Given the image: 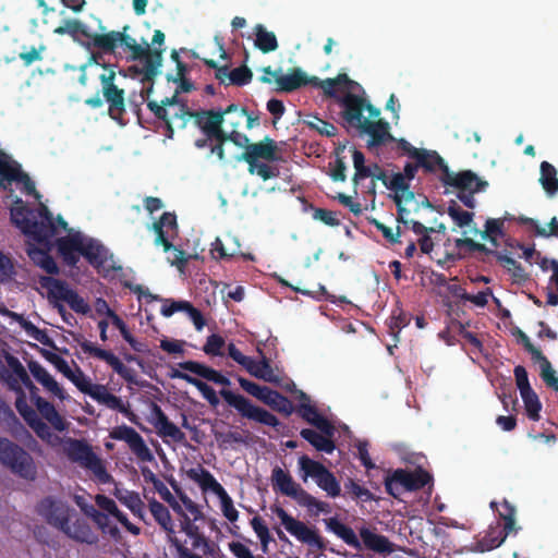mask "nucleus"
<instances>
[{
	"label": "nucleus",
	"mask_w": 558,
	"mask_h": 558,
	"mask_svg": "<svg viewBox=\"0 0 558 558\" xmlns=\"http://www.w3.org/2000/svg\"><path fill=\"white\" fill-rule=\"evenodd\" d=\"M129 26L125 25L121 32L110 31L101 33L94 38V48L104 53H113L118 46H124L131 51V60H144L143 74L144 81H153L159 73L162 64V49H150L145 43L144 46L128 34Z\"/></svg>",
	"instance_id": "nucleus-1"
},
{
	"label": "nucleus",
	"mask_w": 558,
	"mask_h": 558,
	"mask_svg": "<svg viewBox=\"0 0 558 558\" xmlns=\"http://www.w3.org/2000/svg\"><path fill=\"white\" fill-rule=\"evenodd\" d=\"M236 113L239 118L243 117L245 111L235 104L229 105L225 110H191L186 104L180 105L179 109L174 112V117L181 120L179 128L183 129L190 119L201 129L205 136L210 138L217 132L218 126H222L225 116Z\"/></svg>",
	"instance_id": "nucleus-2"
},
{
	"label": "nucleus",
	"mask_w": 558,
	"mask_h": 558,
	"mask_svg": "<svg viewBox=\"0 0 558 558\" xmlns=\"http://www.w3.org/2000/svg\"><path fill=\"white\" fill-rule=\"evenodd\" d=\"M0 463L23 480L35 481L37 477L32 454L5 437H0Z\"/></svg>",
	"instance_id": "nucleus-3"
},
{
	"label": "nucleus",
	"mask_w": 558,
	"mask_h": 558,
	"mask_svg": "<svg viewBox=\"0 0 558 558\" xmlns=\"http://www.w3.org/2000/svg\"><path fill=\"white\" fill-rule=\"evenodd\" d=\"M271 484L276 492L289 496L298 501L302 507L308 510L316 509V512H329L330 508L327 502L316 499L313 495L296 484L292 476L280 466H275L271 471Z\"/></svg>",
	"instance_id": "nucleus-4"
},
{
	"label": "nucleus",
	"mask_w": 558,
	"mask_h": 558,
	"mask_svg": "<svg viewBox=\"0 0 558 558\" xmlns=\"http://www.w3.org/2000/svg\"><path fill=\"white\" fill-rule=\"evenodd\" d=\"M397 146L404 155L413 159V162H407L404 165L403 172H401L409 182L415 178L418 169H422L426 173L440 171L442 157L436 150L414 147L404 138L398 140Z\"/></svg>",
	"instance_id": "nucleus-5"
},
{
	"label": "nucleus",
	"mask_w": 558,
	"mask_h": 558,
	"mask_svg": "<svg viewBox=\"0 0 558 558\" xmlns=\"http://www.w3.org/2000/svg\"><path fill=\"white\" fill-rule=\"evenodd\" d=\"M102 56L100 52H93L89 63H95L102 68L99 80L102 86V95L109 104V116L117 121H121L125 112L124 90L119 88L116 83V71L111 65L101 63Z\"/></svg>",
	"instance_id": "nucleus-6"
},
{
	"label": "nucleus",
	"mask_w": 558,
	"mask_h": 558,
	"mask_svg": "<svg viewBox=\"0 0 558 558\" xmlns=\"http://www.w3.org/2000/svg\"><path fill=\"white\" fill-rule=\"evenodd\" d=\"M64 450L70 461L92 471L100 483L107 484L112 481V476L107 472L101 459L93 451L87 441L69 439Z\"/></svg>",
	"instance_id": "nucleus-7"
},
{
	"label": "nucleus",
	"mask_w": 558,
	"mask_h": 558,
	"mask_svg": "<svg viewBox=\"0 0 558 558\" xmlns=\"http://www.w3.org/2000/svg\"><path fill=\"white\" fill-rule=\"evenodd\" d=\"M220 396L238 414L248 421L278 429L279 418L268 410L254 404L248 398L231 390L222 389Z\"/></svg>",
	"instance_id": "nucleus-8"
},
{
	"label": "nucleus",
	"mask_w": 558,
	"mask_h": 558,
	"mask_svg": "<svg viewBox=\"0 0 558 558\" xmlns=\"http://www.w3.org/2000/svg\"><path fill=\"white\" fill-rule=\"evenodd\" d=\"M433 481L432 475L422 468H417L413 472L397 469L384 480L386 492L398 498L403 492H415Z\"/></svg>",
	"instance_id": "nucleus-9"
},
{
	"label": "nucleus",
	"mask_w": 558,
	"mask_h": 558,
	"mask_svg": "<svg viewBox=\"0 0 558 558\" xmlns=\"http://www.w3.org/2000/svg\"><path fill=\"white\" fill-rule=\"evenodd\" d=\"M135 293L137 294V299L140 303H150L154 301H161L163 304L161 306V314L165 317H170L177 312H184L186 316L192 320L195 328L201 330L205 325L206 320L202 314V312L193 306L189 301H175V300H163L157 295L150 293L147 288L143 286H137L135 288Z\"/></svg>",
	"instance_id": "nucleus-10"
},
{
	"label": "nucleus",
	"mask_w": 558,
	"mask_h": 558,
	"mask_svg": "<svg viewBox=\"0 0 558 558\" xmlns=\"http://www.w3.org/2000/svg\"><path fill=\"white\" fill-rule=\"evenodd\" d=\"M39 283L47 290L50 300L65 302L72 311L78 314L86 315L90 312L89 304L66 281L52 276H44Z\"/></svg>",
	"instance_id": "nucleus-11"
},
{
	"label": "nucleus",
	"mask_w": 558,
	"mask_h": 558,
	"mask_svg": "<svg viewBox=\"0 0 558 558\" xmlns=\"http://www.w3.org/2000/svg\"><path fill=\"white\" fill-rule=\"evenodd\" d=\"M13 182L22 184L25 194L39 197L34 181L22 170L21 165L0 150V190L10 189Z\"/></svg>",
	"instance_id": "nucleus-12"
},
{
	"label": "nucleus",
	"mask_w": 558,
	"mask_h": 558,
	"mask_svg": "<svg viewBox=\"0 0 558 558\" xmlns=\"http://www.w3.org/2000/svg\"><path fill=\"white\" fill-rule=\"evenodd\" d=\"M299 465L304 473V480L310 476L315 480L317 486L325 490L328 496L332 498L340 496V483L323 463L312 460L307 456H302L299 459Z\"/></svg>",
	"instance_id": "nucleus-13"
},
{
	"label": "nucleus",
	"mask_w": 558,
	"mask_h": 558,
	"mask_svg": "<svg viewBox=\"0 0 558 558\" xmlns=\"http://www.w3.org/2000/svg\"><path fill=\"white\" fill-rule=\"evenodd\" d=\"M274 512L280 519L284 529L296 539L310 546L316 547L317 549H325L324 538L317 533L316 530L311 529L304 522L296 520L281 507L277 506L274 509Z\"/></svg>",
	"instance_id": "nucleus-14"
},
{
	"label": "nucleus",
	"mask_w": 558,
	"mask_h": 558,
	"mask_svg": "<svg viewBox=\"0 0 558 558\" xmlns=\"http://www.w3.org/2000/svg\"><path fill=\"white\" fill-rule=\"evenodd\" d=\"M440 171V181L444 185L459 191L482 192L488 186V182L478 178L472 170H463L458 173L450 171L444 159Z\"/></svg>",
	"instance_id": "nucleus-15"
},
{
	"label": "nucleus",
	"mask_w": 558,
	"mask_h": 558,
	"mask_svg": "<svg viewBox=\"0 0 558 558\" xmlns=\"http://www.w3.org/2000/svg\"><path fill=\"white\" fill-rule=\"evenodd\" d=\"M258 352L262 355L259 361L244 355L242 351H228V356L242 365L252 376L267 383L279 384L280 377L275 374L270 364V359L263 354L264 351Z\"/></svg>",
	"instance_id": "nucleus-16"
},
{
	"label": "nucleus",
	"mask_w": 558,
	"mask_h": 558,
	"mask_svg": "<svg viewBox=\"0 0 558 558\" xmlns=\"http://www.w3.org/2000/svg\"><path fill=\"white\" fill-rule=\"evenodd\" d=\"M149 510L155 521L167 532L168 542L177 549L178 558L192 556L194 553L185 547L175 536L173 522L168 508L158 500L153 499L149 501Z\"/></svg>",
	"instance_id": "nucleus-17"
},
{
	"label": "nucleus",
	"mask_w": 558,
	"mask_h": 558,
	"mask_svg": "<svg viewBox=\"0 0 558 558\" xmlns=\"http://www.w3.org/2000/svg\"><path fill=\"white\" fill-rule=\"evenodd\" d=\"M109 436L114 440L125 441L138 460L143 462L154 461L153 452L133 427L128 425L117 426L110 432Z\"/></svg>",
	"instance_id": "nucleus-18"
},
{
	"label": "nucleus",
	"mask_w": 558,
	"mask_h": 558,
	"mask_svg": "<svg viewBox=\"0 0 558 558\" xmlns=\"http://www.w3.org/2000/svg\"><path fill=\"white\" fill-rule=\"evenodd\" d=\"M40 220H32L25 235L43 247L50 248L52 239L57 234V227L53 223L52 215L48 208L44 207L40 211Z\"/></svg>",
	"instance_id": "nucleus-19"
},
{
	"label": "nucleus",
	"mask_w": 558,
	"mask_h": 558,
	"mask_svg": "<svg viewBox=\"0 0 558 558\" xmlns=\"http://www.w3.org/2000/svg\"><path fill=\"white\" fill-rule=\"evenodd\" d=\"M337 101L342 109L341 117L345 126L359 130L364 124V121L368 120L363 117L365 99L359 95L347 93L344 96L337 97Z\"/></svg>",
	"instance_id": "nucleus-20"
},
{
	"label": "nucleus",
	"mask_w": 558,
	"mask_h": 558,
	"mask_svg": "<svg viewBox=\"0 0 558 558\" xmlns=\"http://www.w3.org/2000/svg\"><path fill=\"white\" fill-rule=\"evenodd\" d=\"M241 159L244 160L247 166L254 167V162H258L259 159L274 162L281 160V156L279 155V148L276 141L269 136H265L257 143L246 145Z\"/></svg>",
	"instance_id": "nucleus-21"
},
{
	"label": "nucleus",
	"mask_w": 558,
	"mask_h": 558,
	"mask_svg": "<svg viewBox=\"0 0 558 558\" xmlns=\"http://www.w3.org/2000/svg\"><path fill=\"white\" fill-rule=\"evenodd\" d=\"M37 512L45 518L50 525L60 531L66 525L70 518V508L63 502L54 500L52 497L44 498L37 506Z\"/></svg>",
	"instance_id": "nucleus-22"
},
{
	"label": "nucleus",
	"mask_w": 558,
	"mask_h": 558,
	"mask_svg": "<svg viewBox=\"0 0 558 558\" xmlns=\"http://www.w3.org/2000/svg\"><path fill=\"white\" fill-rule=\"evenodd\" d=\"M391 198L397 206V221L403 225H408L409 222L408 216L410 215L411 209L408 208L407 205L411 202L415 203L414 211H418L421 207H433L428 198L424 195H421V201H416L415 193L411 191L410 187L399 192L398 194H392Z\"/></svg>",
	"instance_id": "nucleus-23"
},
{
	"label": "nucleus",
	"mask_w": 558,
	"mask_h": 558,
	"mask_svg": "<svg viewBox=\"0 0 558 558\" xmlns=\"http://www.w3.org/2000/svg\"><path fill=\"white\" fill-rule=\"evenodd\" d=\"M317 83V76H308L301 68H293L288 74L276 76V90L280 93H292L301 87Z\"/></svg>",
	"instance_id": "nucleus-24"
},
{
	"label": "nucleus",
	"mask_w": 558,
	"mask_h": 558,
	"mask_svg": "<svg viewBox=\"0 0 558 558\" xmlns=\"http://www.w3.org/2000/svg\"><path fill=\"white\" fill-rule=\"evenodd\" d=\"M56 34L70 35L74 41L80 43L87 49L94 48V38L98 33H92L80 20H66L62 26L54 29Z\"/></svg>",
	"instance_id": "nucleus-25"
},
{
	"label": "nucleus",
	"mask_w": 558,
	"mask_h": 558,
	"mask_svg": "<svg viewBox=\"0 0 558 558\" xmlns=\"http://www.w3.org/2000/svg\"><path fill=\"white\" fill-rule=\"evenodd\" d=\"M61 531L78 543L94 545L98 542V535L93 531L88 521L82 517H75L73 521L69 518L66 525Z\"/></svg>",
	"instance_id": "nucleus-26"
},
{
	"label": "nucleus",
	"mask_w": 558,
	"mask_h": 558,
	"mask_svg": "<svg viewBox=\"0 0 558 558\" xmlns=\"http://www.w3.org/2000/svg\"><path fill=\"white\" fill-rule=\"evenodd\" d=\"M501 507H502V510L499 511V517L505 521L504 536L501 538H498V537L492 538V539H489L488 544H486L488 542V539L486 537L483 538L480 542L482 551L497 548L498 546H500L502 544L505 538L510 533L517 531V529H515V508L506 499L502 501Z\"/></svg>",
	"instance_id": "nucleus-27"
},
{
	"label": "nucleus",
	"mask_w": 558,
	"mask_h": 558,
	"mask_svg": "<svg viewBox=\"0 0 558 558\" xmlns=\"http://www.w3.org/2000/svg\"><path fill=\"white\" fill-rule=\"evenodd\" d=\"M294 411L300 415L305 422L315 426L319 432L327 435H335L336 428L333 424L319 413L317 408L311 403H299Z\"/></svg>",
	"instance_id": "nucleus-28"
},
{
	"label": "nucleus",
	"mask_w": 558,
	"mask_h": 558,
	"mask_svg": "<svg viewBox=\"0 0 558 558\" xmlns=\"http://www.w3.org/2000/svg\"><path fill=\"white\" fill-rule=\"evenodd\" d=\"M151 414L154 420L153 425L161 437H170L175 442H182L185 439V434L172 422L169 421L162 409L153 403Z\"/></svg>",
	"instance_id": "nucleus-29"
},
{
	"label": "nucleus",
	"mask_w": 558,
	"mask_h": 558,
	"mask_svg": "<svg viewBox=\"0 0 558 558\" xmlns=\"http://www.w3.org/2000/svg\"><path fill=\"white\" fill-rule=\"evenodd\" d=\"M90 398L110 410L124 414L131 422H135V414L123 403L121 398L111 393L107 386L99 384L95 387Z\"/></svg>",
	"instance_id": "nucleus-30"
},
{
	"label": "nucleus",
	"mask_w": 558,
	"mask_h": 558,
	"mask_svg": "<svg viewBox=\"0 0 558 558\" xmlns=\"http://www.w3.org/2000/svg\"><path fill=\"white\" fill-rule=\"evenodd\" d=\"M90 398L110 410L124 414L131 422H135V414L123 403L121 398L111 393L107 386L99 384L95 387Z\"/></svg>",
	"instance_id": "nucleus-31"
},
{
	"label": "nucleus",
	"mask_w": 558,
	"mask_h": 558,
	"mask_svg": "<svg viewBox=\"0 0 558 558\" xmlns=\"http://www.w3.org/2000/svg\"><path fill=\"white\" fill-rule=\"evenodd\" d=\"M389 129V123L383 119L377 121L368 119L367 121H364V124L359 129V131L369 136L367 143L368 147H377L393 140Z\"/></svg>",
	"instance_id": "nucleus-32"
},
{
	"label": "nucleus",
	"mask_w": 558,
	"mask_h": 558,
	"mask_svg": "<svg viewBox=\"0 0 558 558\" xmlns=\"http://www.w3.org/2000/svg\"><path fill=\"white\" fill-rule=\"evenodd\" d=\"M84 238L80 234L66 235L57 240L58 252L62 256L64 263L69 266H75L82 253Z\"/></svg>",
	"instance_id": "nucleus-33"
},
{
	"label": "nucleus",
	"mask_w": 558,
	"mask_h": 558,
	"mask_svg": "<svg viewBox=\"0 0 558 558\" xmlns=\"http://www.w3.org/2000/svg\"><path fill=\"white\" fill-rule=\"evenodd\" d=\"M36 389L29 390L31 391V398L36 405L37 411L40 413V415L48 421V423L58 432H63L66 429L68 424L65 423L64 418L59 414V412L56 410L54 405L44 399L40 396H37L35 393Z\"/></svg>",
	"instance_id": "nucleus-34"
},
{
	"label": "nucleus",
	"mask_w": 558,
	"mask_h": 558,
	"mask_svg": "<svg viewBox=\"0 0 558 558\" xmlns=\"http://www.w3.org/2000/svg\"><path fill=\"white\" fill-rule=\"evenodd\" d=\"M28 368L35 379L43 385V387L57 397L59 400L64 401L69 399L62 387L54 380V378L37 362H29Z\"/></svg>",
	"instance_id": "nucleus-35"
},
{
	"label": "nucleus",
	"mask_w": 558,
	"mask_h": 558,
	"mask_svg": "<svg viewBox=\"0 0 558 558\" xmlns=\"http://www.w3.org/2000/svg\"><path fill=\"white\" fill-rule=\"evenodd\" d=\"M165 228L177 230V216L173 213H163L160 218L153 223V230L156 233L155 244L161 245L165 252H168L173 247V244L168 239Z\"/></svg>",
	"instance_id": "nucleus-36"
},
{
	"label": "nucleus",
	"mask_w": 558,
	"mask_h": 558,
	"mask_svg": "<svg viewBox=\"0 0 558 558\" xmlns=\"http://www.w3.org/2000/svg\"><path fill=\"white\" fill-rule=\"evenodd\" d=\"M194 522L189 515H184V520H181V530L192 538L194 549L202 548L204 555H213L214 549L209 539L199 532V527Z\"/></svg>",
	"instance_id": "nucleus-37"
},
{
	"label": "nucleus",
	"mask_w": 558,
	"mask_h": 558,
	"mask_svg": "<svg viewBox=\"0 0 558 558\" xmlns=\"http://www.w3.org/2000/svg\"><path fill=\"white\" fill-rule=\"evenodd\" d=\"M360 536L364 546L378 554H390L393 551L391 542L385 535L377 534L367 527L360 529Z\"/></svg>",
	"instance_id": "nucleus-38"
},
{
	"label": "nucleus",
	"mask_w": 558,
	"mask_h": 558,
	"mask_svg": "<svg viewBox=\"0 0 558 558\" xmlns=\"http://www.w3.org/2000/svg\"><path fill=\"white\" fill-rule=\"evenodd\" d=\"M81 255L95 268L102 267L107 260L108 251L94 239H85Z\"/></svg>",
	"instance_id": "nucleus-39"
},
{
	"label": "nucleus",
	"mask_w": 558,
	"mask_h": 558,
	"mask_svg": "<svg viewBox=\"0 0 558 558\" xmlns=\"http://www.w3.org/2000/svg\"><path fill=\"white\" fill-rule=\"evenodd\" d=\"M300 436L310 442L317 451L325 453H332L336 449V445L333 441L335 435L323 434L322 432H316L311 428H303L300 432Z\"/></svg>",
	"instance_id": "nucleus-40"
},
{
	"label": "nucleus",
	"mask_w": 558,
	"mask_h": 558,
	"mask_svg": "<svg viewBox=\"0 0 558 558\" xmlns=\"http://www.w3.org/2000/svg\"><path fill=\"white\" fill-rule=\"evenodd\" d=\"M326 527L341 538L349 546L361 549V542L352 527L339 521L337 518L326 520Z\"/></svg>",
	"instance_id": "nucleus-41"
},
{
	"label": "nucleus",
	"mask_w": 558,
	"mask_h": 558,
	"mask_svg": "<svg viewBox=\"0 0 558 558\" xmlns=\"http://www.w3.org/2000/svg\"><path fill=\"white\" fill-rule=\"evenodd\" d=\"M226 241L232 242V247H227L220 238H216L211 243L210 254L213 258L229 260L240 253V242L236 236L227 234Z\"/></svg>",
	"instance_id": "nucleus-42"
},
{
	"label": "nucleus",
	"mask_w": 558,
	"mask_h": 558,
	"mask_svg": "<svg viewBox=\"0 0 558 558\" xmlns=\"http://www.w3.org/2000/svg\"><path fill=\"white\" fill-rule=\"evenodd\" d=\"M12 222L23 232L27 231L32 220L34 219L33 210H31L21 198H16L10 210Z\"/></svg>",
	"instance_id": "nucleus-43"
},
{
	"label": "nucleus",
	"mask_w": 558,
	"mask_h": 558,
	"mask_svg": "<svg viewBox=\"0 0 558 558\" xmlns=\"http://www.w3.org/2000/svg\"><path fill=\"white\" fill-rule=\"evenodd\" d=\"M50 248H38V247H32L28 248L27 253L31 259L39 266L41 269H44L49 275H58L59 274V267L53 259V257L48 253Z\"/></svg>",
	"instance_id": "nucleus-44"
},
{
	"label": "nucleus",
	"mask_w": 558,
	"mask_h": 558,
	"mask_svg": "<svg viewBox=\"0 0 558 558\" xmlns=\"http://www.w3.org/2000/svg\"><path fill=\"white\" fill-rule=\"evenodd\" d=\"M255 40L254 45L263 53H269L278 48V40L275 33L267 31L264 25L257 24L254 27Z\"/></svg>",
	"instance_id": "nucleus-45"
},
{
	"label": "nucleus",
	"mask_w": 558,
	"mask_h": 558,
	"mask_svg": "<svg viewBox=\"0 0 558 558\" xmlns=\"http://www.w3.org/2000/svg\"><path fill=\"white\" fill-rule=\"evenodd\" d=\"M174 377L183 379V380L187 381L189 384L195 386L198 389V391L202 393L203 398L206 399L210 405H213V407L218 405L219 398H218L215 389L211 386H209L207 383H205L196 377H193L186 373H183V372H175Z\"/></svg>",
	"instance_id": "nucleus-46"
},
{
	"label": "nucleus",
	"mask_w": 558,
	"mask_h": 558,
	"mask_svg": "<svg viewBox=\"0 0 558 558\" xmlns=\"http://www.w3.org/2000/svg\"><path fill=\"white\" fill-rule=\"evenodd\" d=\"M189 476L197 482L202 489H210L217 496H221V494L226 492V489L217 482L214 475L205 469H201V472L192 469L189 472Z\"/></svg>",
	"instance_id": "nucleus-47"
},
{
	"label": "nucleus",
	"mask_w": 558,
	"mask_h": 558,
	"mask_svg": "<svg viewBox=\"0 0 558 558\" xmlns=\"http://www.w3.org/2000/svg\"><path fill=\"white\" fill-rule=\"evenodd\" d=\"M539 182L544 191L554 196L558 192V178L556 168L548 161L541 163V178Z\"/></svg>",
	"instance_id": "nucleus-48"
},
{
	"label": "nucleus",
	"mask_w": 558,
	"mask_h": 558,
	"mask_svg": "<svg viewBox=\"0 0 558 558\" xmlns=\"http://www.w3.org/2000/svg\"><path fill=\"white\" fill-rule=\"evenodd\" d=\"M85 353L93 354L100 360L106 361L112 369L123 377L124 379L132 378V371L126 367L123 362L114 355L113 351H84Z\"/></svg>",
	"instance_id": "nucleus-49"
},
{
	"label": "nucleus",
	"mask_w": 558,
	"mask_h": 558,
	"mask_svg": "<svg viewBox=\"0 0 558 558\" xmlns=\"http://www.w3.org/2000/svg\"><path fill=\"white\" fill-rule=\"evenodd\" d=\"M493 256L496 257L500 265L507 269V271L510 272L517 281H525L527 279V274L524 268L514 258L507 256L499 251H495Z\"/></svg>",
	"instance_id": "nucleus-50"
},
{
	"label": "nucleus",
	"mask_w": 558,
	"mask_h": 558,
	"mask_svg": "<svg viewBox=\"0 0 558 558\" xmlns=\"http://www.w3.org/2000/svg\"><path fill=\"white\" fill-rule=\"evenodd\" d=\"M526 416L534 422L539 421L542 403L533 389L520 393Z\"/></svg>",
	"instance_id": "nucleus-51"
},
{
	"label": "nucleus",
	"mask_w": 558,
	"mask_h": 558,
	"mask_svg": "<svg viewBox=\"0 0 558 558\" xmlns=\"http://www.w3.org/2000/svg\"><path fill=\"white\" fill-rule=\"evenodd\" d=\"M215 439L218 442L219 448L221 449H229L232 447L233 444H243L247 445L250 439L247 436H244L243 434L239 432H215L214 433Z\"/></svg>",
	"instance_id": "nucleus-52"
},
{
	"label": "nucleus",
	"mask_w": 558,
	"mask_h": 558,
	"mask_svg": "<svg viewBox=\"0 0 558 558\" xmlns=\"http://www.w3.org/2000/svg\"><path fill=\"white\" fill-rule=\"evenodd\" d=\"M266 405L286 416H289L294 412L292 402L277 390L272 391V395L268 399Z\"/></svg>",
	"instance_id": "nucleus-53"
},
{
	"label": "nucleus",
	"mask_w": 558,
	"mask_h": 558,
	"mask_svg": "<svg viewBox=\"0 0 558 558\" xmlns=\"http://www.w3.org/2000/svg\"><path fill=\"white\" fill-rule=\"evenodd\" d=\"M522 222L532 229L536 235L548 238V236H557L558 238V220L554 217L548 226L542 227L538 222L533 218H524Z\"/></svg>",
	"instance_id": "nucleus-54"
},
{
	"label": "nucleus",
	"mask_w": 558,
	"mask_h": 558,
	"mask_svg": "<svg viewBox=\"0 0 558 558\" xmlns=\"http://www.w3.org/2000/svg\"><path fill=\"white\" fill-rule=\"evenodd\" d=\"M541 363V376L547 386L558 391V377L555 376V371L550 362L542 355L543 351H531Z\"/></svg>",
	"instance_id": "nucleus-55"
},
{
	"label": "nucleus",
	"mask_w": 558,
	"mask_h": 558,
	"mask_svg": "<svg viewBox=\"0 0 558 558\" xmlns=\"http://www.w3.org/2000/svg\"><path fill=\"white\" fill-rule=\"evenodd\" d=\"M452 292L454 295L460 296L462 300L469 301L480 307L486 306L488 303V296L493 295V291L489 288L478 292L477 294H470L461 287H457L452 290Z\"/></svg>",
	"instance_id": "nucleus-56"
},
{
	"label": "nucleus",
	"mask_w": 558,
	"mask_h": 558,
	"mask_svg": "<svg viewBox=\"0 0 558 558\" xmlns=\"http://www.w3.org/2000/svg\"><path fill=\"white\" fill-rule=\"evenodd\" d=\"M74 372L72 376H70L69 380H71L81 392L92 397L95 387L99 384H93L77 365L74 364Z\"/></svg>",
	"instance_id": "nucleus-57"
},
{
	"label": "nucleus",
	"mask_w": 558,
	"mask_h": 558,
	"mask_svg": "<svg viewBox=\"0 0 558 558\" xmlns=\"http://www.w3.org/2000/svg\"><path fill=\"white\" fill-rule=\"evenodd\" d=\"M250 523L253 531L256 533L260 541L263 551L266 553L268 544L272 541L268 526L259 515L253 517Z\"/></svg>",
	"instance_id": "nucleus-58"
},
{
	"label": "nucleus",
	"mask_w": 558,
	"mask_h": 558,
	"mask_svg": "<svg viewBox=\"0 0 558 558\" xmlns=\"http://www.w3.org/2000/svg\"><path fill=\"white\" fill-rule=\"evenodd\" d=\"M364 170L366 172L361 173L359 175H353L352 181L355 187L361 180H364L366 178H371L374 181L379 180L383 183L387 180V172L376 162L367 165L364 168Z\"/></svg>",
	"instance_id": "nucleus-59"
},
{
	"label": "nucleus",
	"mask_w": 558,
	"mask_h": 558,
	"mask_svg": "<svg viewBox=\"0 0 558 558\" xmlns=\"http://www.w3.org/2000/svg\"><path fill=\"white\" fill-rule=\"evenodd\" d=\"M448 215L460 228L469 226L474 217L473 213L463 210L456 202H451L448 206Z\"/></svg>",
	"instance_id": "nucleus-60"
},
{
	"label": "nucleus",
	"mask_w": 558,
	"mask_h": 558,
	"mask_svg": "<svg viewBox=\"0 0 558 558\" xmlns=\"http://www.w3.org/2000/svg\"><path fill=\"white\" fill-rule=\"evenodd\" d=\"M44 356L68 379L72 376L74 368L70 366L68 361L56 353V351H40Z\"/></svg>",
	"instance_id": "nucleus-61"
},
{
	"label": "nucleus",
	"mask_w": 558,
	"mask_h": 558,
	"mask_svg": "<svg viewBox=\"0 0 558 558\" xmlns=\"http://www.w3.org/2000/svg\"><path fill=\"white\" fill-rule=\"evenodd\" d=\"M251 174H257L264 181H267L272 178H277L280 173L279 168L277 166H271L266 162H254V167L248 166L247 168Z\"/></svg>",
	"instance_id": "nucleus-62"
},
{
	"label": "nucleus",
	"mask_w": 558,
	"mask_h": 558,
	"mask_svg": "<svg viewBox=\"0 0 558 558\" xmlns=\"http://www.w3.org/2000/svg\"><path fill=\"white\" fill-rule=\"evenodd\" d=\"M306 124L311 130H315L320 135L327 137H333L338 132L337 128L332 123L325 121L316 116L312 121H307Z\"/></svg>",
	"instance_id": "nucleus-63"
},
{
	"label": "nucleus",
	"mask_w": 558,
	"mask_h": 558,
	"mask_svg": "<svg viewBox=\"0 0 558 558\" xmlns=\"http://www.w3.org/2000/svg\"><path fill=\"white\" fill-rule=\"evenodd\" d=\"M253 77L252 71L246 65L238 66L231 70L229 74L230 84L235 86L247 85Z\"/></svg>",
	"instance_id": "nucleus-64"
}]
</instances>
